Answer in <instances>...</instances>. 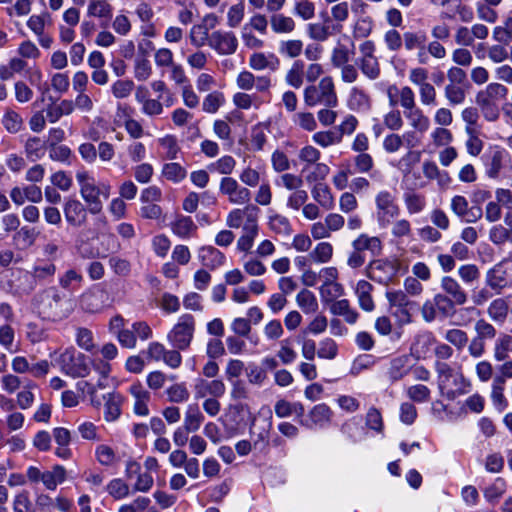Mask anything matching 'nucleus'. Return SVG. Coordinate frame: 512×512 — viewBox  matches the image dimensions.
Returning a JSON list of instances; mask_svg holds the SVG:
<instances>
[{"label":"nucleus","mask_w":512,"mask_h":512,"mask_svg":"<svg viewBox=\"0 0 512 512\" xmlns=\"http://www.w3.org/2000/svg\"><path fill=\"white\" fill-rule=\"evenodd\" d=\"M35 305L43 319L53 322L66 319L74 310L73 301L54 287L39 293Z\"/></svg>","instance_id":"1"},{"label":"nucleus","mask_w":512,"mask_h":512,"mask_svg":"<svg viewBox=\"0 0 512 512\" xmlns=\"http://www.w3.org/2000/svg\"><path fill=\"white\" fill-rule=\"evenodd\" d=\"M79 192L91 214H99L103 209L101 197L105 200L110 197L111 185L109 182L97 181L92 173L79 170L76 173Z\"/></svg>","instance_id":"2"},{"label":"nucleus","mask_w":512,"mask_h":512,"mask_svg":"<svg viewBox=\"0 0 512 512\" xmlns=\"http://www.w3.org/2000/svg\"><path fill=\"white\" fill-rule=\"evenodd\" d=\"M435 370L442 395L448 399H454L456 396L468 392L470 382L460 370L453 369L448 363L443 361L435 362Z\"/></svg>","instance_id":"3"},{"label":"nucleus","mask_w":512,"mask_h":512,"mask_svg":"<svg viewBox=\"0 0 512 512\" xmlns=\"http://www.w3.org/2000/svg\"><path fill=\"white\" fill-rule=\"evenodd\" d=\"M303 101L307 107L322 105L334 108L338 105V96L332 76H324L315 84L306 86L303 90Z\"/></svg>","instance_id":"4"},{"label":"nucleus","mask_w":512,"mask_h":512,"mask_svg":"<svg viewBox=\"0 0 512 512\" xmlns=\"http://www.w3.org/2000/svg\"><path fill=\"white\" fill-rule=\"evenodd\" d=\"M195 318L191 314L181 315L167 334L169 343L178 350L190 347L195 332Z\"/></svg>","instance_id":"5"},{"label":"nucleus","mask_w":512,"mask_h":512,"mask_svg":"<svg viewBox=\"0 0 512 512\" xmlns=\"http://www.w3.org/2000/svg\"><path fill=\"white\" fill-rule=\"evenodd\" d=\"M60 370L73 378L89 376V363L84 354L77 353L75 349L64 350L56 359Z\"/></svg>","instance_id":"6"},{"label":"nucleus","mask_w":512,"mask_h":512,"mask_svg":"<svg viewBox=\"0 0 512 512\" xmlns=\"http://www.w3.org/2000/svg\"><path fill=\"white\" fill-rule=\"evenodd\" d=\"M376 217L380 227L386 228L400 214L396 196L388 190H381L375 196Z\"/></svg>","instance_id":"7"},{"label":"nucleus","mask_w":512,"mask_h":512,"mask_svg":"<svg viewBox=\"0 0 512 512\" xmlns=\"http://www.w3.org/2000/svg\"><path fill=\"white\" fill-rule=\"evenodd\" d=\"M386 298L393 309L392 315L400 326L412 322V312L417 304L411 301L402 290H393L386 292Z\"/></svg>","instance_id":"8"},{"label":"nucleus","mask_w":512,"mask_h":512,"mask_svg":"<svg viewBox=\"0 0 512 512\" xmlns=\"http://www.w3.org/2000/svg\"><path fill=\"white\" fill-rule=\"evenodd\" d=\"M219 192L226 196L228 202L233 205H245L251 200L250 190L229 176L221 178Z\"/></svg>","instance_id":"9"},{"label":"nucleus","mask_w":512,"mask_h":512,"mask_svg":"<svg viewBox=\"0 0 512 512\" xmlns=\"http://www.w3.org/2000/svg\"><path fill=\"white\" fill-rule=\"evenodd\" d=\"M208 46L218 55L228 56L237 51L238 39L234 32L219 29L210 34Z\"/></svg>","instance_id":"10"},{"label":"nucleus","mask_w":512,"mask_h":512,"mask_svg":"<svg viewBox=\"0 0 512 512\" xmlns=\"http://www.w3.org/2000/svg\"><path fill=\"white\" fill-rule=\"evenodd\" d=\"M259 209L253 205L232 209L226 217V225L229 228H248L258 224Z\"/></svg>","instance_id":"11"},{"label":"nucleus","mask_w":512,"mask_h":512,"mask_svg":"<svg viewBox=\"0 0 512 512\" xmlns=\"http://www.w3.org/2000/svg\"><path fill=\"white\" fill-rule=\"evenodd\" d=\"M427 34L425 31H406L403 33V45L406 51H417V61L421 65L428 64L426 53Z\"/></svg>","instance_id":"12"},{"label":"nucleus","mask_w":512,"mask_h":512,"mask_svg":"<svg viewBox=\"0 0 512 512\" xmlns=\"http://www.w3.org/2000/svg\"><path fill=\"white\" fill-rule=\"evenodd\" d=\"M271 428V414L263 418L254 419L250 428V437L255 449L263 450L268 446Z\"/></svg>","instance_id":"13"},{"label":"nucleus","mask_w":512,"mask_h":512,"mask_svg":"<svg viewBox=\"0 0 512 512\" xmlns=\"http://www.w3.org/2000/svg\"><path fill=\"white\" fill-rule=\"evenodd\" d=\"M108 294L99 287H93L80 296V307L89 313L101 311L107 304Z\"/></svg>","instance_id":"14"},{"label":"nucleus","mask_w":512,"mask_h":512,"mask_svg":"<svg viewBox=\"0 0 512 512\" xmlns=\"http://www.w3.org/2000/svg\"><path fill=\"white\" fill-rule=\"evenodd\" d=\"M225 392L226 386L221 379L207 380L198 378L194 384V396L196 399L222 397Z\"/></svg>","instance_id":"15"},{"label":"nucleus","mask_w":512,"mask_h":512,"mask_svg":"<svg viewBox=\"0 0 512 512\" xmlns=\"http://www.w3.org/2000/svg\"><path fill=\"white\" fill-rule=\"evenodd\" d=\"M63 212L67 223L73 227H81L87 221V209L78 199L68 198L64 203Z\"/></svg>","instance_id":"16"},{"label":"nucleus","mask_w":512,"mask_h":512,"mask_svg":"<svg viewBox=\"0 0 512 512\" xmlns=\"http://www.w3.org/2000/svg\"><path fill=\"white\" fill-rule=\"evenodd\" d=\"M508 271H512V262H502L495 265L486 275V284L493 290L500 291L508 287Z\"/></svg>","instance_id":"17"},{"label":"nucleus","mask_w":512,"mask_h":512,"mask_svg":"<svg viewBox=\"0 0 512 512\" xmlns=\"http://www.w3.org/2000/svg\"><path fill=\"white\" fill-rule=\"evenodd\" d=\"M366 274L371 280L385 284L393 278L395 267L390 261L377 259L369 263Z\"/></svg>","instance_id":"18"},{"label":"nucleus","mask_w":512,"mask_h":512,"mask_svg":"<svg viewBox=\"0 0 512 512\" xmlns=\"http://www.w3.org/2000/svg\"><path fill=\"white\" fill-rule=\"evenodd\" d=\"M451 211L461 218L466 223L476 222L478 219L482 217L481 208L469 209L468 200L462 195H455L451 199L450 203Z\"/></svg>","instance_id":"19"},{"label":"nucleus","mask_w":512,"mask_h":512,"mask_svg":"<svg viewBox=\"0 0 512 512\" xmlns=\"http://www.w3.org/2000/svg\"><path fill=\"white\" fill-rule=\"evenodd\" d=\"M94 456L97 463L102 467L115 468L120 464L125 453H120L111 445L102 443L95 447Z\"/></svg>","instance_id":"20"},{"label":"nucleus","mask_w":512,"mask_h":512,"mask_svg":"<svg viewBox=\"0 0 512 512\" xmlns=\"http://www.w3.org/2000/svg\"><path fill=\"white\" fill-rule=\"evenodd\" d=\"M333 417V411L325 403L315 405L308 413V420L303 421L302 425L308 428L325 427Z\"/></svg>","instance_id":"21"},{"label":"nucleus","mask_w":512,"mask_h":512,"mask_svg":"<svg viewBox=\"0 0 512 512\" xmlns=\"http://www.w3.org/2000/svg\"><path fill=\"white\" fill-rule=\"evenodd\" d=\"M440 288L443 294L454 300L456 305H464L467 302L468 295L460 283L451 276H444L440 280Z\"/></svg>","instance_id":"22"},{"label":"nucleus","mask_w":512,"mask_h":512,"mask_svg":"<svg viewBox=\"0 0 512 512\" xmlns=\"http://www.w3.org/2000/svg\"><path fill=\"white\" fill-rule=\"evenodd\" d=\"M511 302V294L492 300L487 308V315L496 323H504L508 317Z\"/></svg>","instance_id":"23"},{"label":"nucleus","mask_w":512,"mask_h":512,"mask_svg":"<svg viewBox=\"0 0 512 512\" xmlns=\"http://www.w3.org/2000/svg\"><path fill=\"white\" fill-rule=\"evenodd\" d=\"M129 392L134 398V413L139 416H147L149 414L148 402L150 401V393L140 382L133 383L129 387Z\"/></svg>","instance_id":"24"},{"label":"nucleus","mask_w":512,"mask_h":512,"mask_svg":"<svg viewBox=\"0 0 512 512\" xmlns=\"http://www.w3.org/2000/svg\"><path fill=\"white\" fill-rule=\"evenodd\" d=\"M198 259L204 267L215 270L224 265L226 257L213 246H203L198 250Z\"/></svg>","instance_id":"25"},{"label":"nucleus","mask_w":512,"mask_h":512,"mask_svg":"<svg viewBox=\"0 0 512 512\" xmlns=\"http://www.w3.org/2000/svg\"><path fill=\"white\" fill-rule=\"evenodd\" d=\"M412 369V358L410 355H400L390 361L387 375L392 382L404 378Z\"/></svg>","instance_id":"26"},{"label":"nucleus","mask_w":512,"mask_h":512,"mask_svg":"<svg viewBox=\"0 0 512 512\" xmlns=\"http://www.w3.org/2000/svg\"><path fill=\"white\" fill-rule=\"evenodd\" d=\"M395 91L398 96V103L400 107L403 109V114L405 111H409L417 106L416 104V96L414 91L409 86H402L401 88H397L396 86H390L388 89V97L390 105H395L396 102L392 97V92Z\"/></svg>","instance_id":"27"},{"label":"nucleus","mask_w":512,"mask_h":512,"mask_svg":"<svg viewBox=\"0 0 512 512\" xmlns=\"http://www.w3.org/2000/svg\"><path fill=\"white\" fill-rule=\"evenodd\" d=\"M352 249L356 252L366 255L365 252H370L373 256L378 255L382 250L381 240L376 236H369L362 233L351 243Z\"/></svg>","instance_id":"28"},{"label":"nucleus","mask_w":512,"mask_h":512,"mask_svg":"<svg viewBox=\"0 0 512 512\" xmlns=\"http://www.w3.org/2000/svg\"><path fill=\"white\" fill-rule=\"evenodd\" d=\"M248 64L255 71H263L265 69L275 71L279 68L280 60L273 53L255 52L250 55Z\"/></svg>","instance_id":"29"},{"label":"nucleus","mask_w":512,"mask_h":512,"mask_svg":"<svg viewBox=\"0 0 512 512\" xmlns=\"http://www.w3.org/2000/svg\"><path fill=\"white\" fill-rule=\"evenodd\" d=\"M53 438L57 444L55 454L61 459H69L72 455V451L69 448L71 443V432L64 427H56L53 429Z\"/></svg>","instance_id":"30"},{"label":"nucleus","mask_w":512,"mask_h":512,"mask_svg":"<svg viewBox=\"0 0 512 512\" xmlns=\"http://www.w3.org/2000/svg\"><path fill=\"white\" fill-rule=\"evenodd\" d=\"M271 30L275 34H291L296 29V22L293 17L284 13H274L269 17Z\"/></svg>","instance_id":"31"},{"label":"nucleus","mask_w":512,"mask_h":512,"mask_svg":"<svg viewBox=\"0 0 512 512\" xmlns=\"http://www.w3.org/2000/svg\"><path fill=\"white\" fill-rule=\"evenodd\" d=\"M404 117L408 121L409 126L419 131L420 134L426 133L431 126L429 117L418 106L409 111H405Z\"/></svg>","instance_id":"32"},{"label":"nucleus","mask_w":512,"mask_h":512,"mask_svg":"<svg viewBox=\"0 0 512 512\" xmlns=\"http://www.w3.org/2000/svg\"><path fill=\"white\" fill-rule=\"evenodd\" d=\"M197 229V225L189 216L178 215L171 223L172 232L182 239L193 237Z\"/></svg>","instance_id":"33"},{"label":"nucleus","mask_w":512,"mask_h":512,"mask_svg":"<svg viewBox=\"0 0 512 512\" xmlns=\"http://www.w3.org/2000/svg\"><path fill=\"white\" fill-rule=\"evenodd\" d=\"M313 200L325 210H332L335 206L334 196L329 186L323 182L316 183L311 189Z\"/></svg>","instance_id":"34"},{"label":"nucleus","mask_w":512,"mask_h":512,"mask_svg":"<svg viewBox=\"0 0 512 512\" xmlns=\"http://www.w3.org/2000/svg\"><path fill=\"white\" fill-rule=\"evenodd\" d=\"M113 7L107 0H89L87 6V16L104 19L105 24H101L102 27L107 26V21L112 17Z\"/></svg>","instance_id":"35"},{"label":"nucleus","mask_w":512,"mask_h":512,"mask_svg":"<svg viewBox=\"0 0 512 512\" xmlns=\"http://www.w3.org/2000/svg\"><path fill=\"white\" fill-rule=\"evenodd\" d=\"M66 480V469L62 465H55L51 470L43 471L40 483L48 490H56L59 484Z\"/></svg>","instance_id":"36"},{"label":"nucleus","mask_w":512,"mask_h":512,"mask_svg":"<svg viewBox=\"0 0 512 512\" xmlns=\"http://www.w3.org/2000/svg\"><path fill=\"white\" fill-rule=\"evenodd\" d=\"M422 173L429 180H436L440 187L449 185L451 179L446 171L439 169L434 161L426 160L422 163Z\"/></svg>","instance_id":"37"},{"label":"nucleus","mask_w":512,"mask_h":512,"mask_svg":"<svg viewBox=\"0 0 512 512\" xmlns=\"http://www.w3.org/2000/svg\"><path fill=\"white\" fill-rule=\"evenodd\" d=\"M89 363V372L91 369L98 375L97 377V386L100 389H105L107 387V379L111 373V365L109 362L99 358H91L88 359Z\"/></svg>","instance_id":"38"},{"label":"nucleus","mask_w":512,"mask_h":512,"mask_svg":"<svg viewBox=\"0 0 512 512\" xmlns=\"http://www.w3.org/2000/svg\"><path fill=\"white\" fill-rule=\"evenodd\" d=\"M104 418L107 422L117 420L121 414L122 397L118 393H108L104 396Z\"/></svg>","instance_id":"39"},{"label":"nucleus","mask_w":512,"mask_h":512,"mask_svg":"<svg viewBox=\"0 0 512 512\" xmlns=\"http://www.w3.org/2000/svg\"><path fill=\"white\" fill-rule=\"evenodd\" d=\"M331 18H327V22L333 20L335 24L332 26L333 30L336 32H340L342 29V25L349 18V4L347 1H338L333 3L330 9Z\"/></svg>","instance_id":"40"},{"label":"nucleus","mask_w":512,"mask_h":512,"mask_svg":"<svg viewBox=\"0 0 512 512\" xmlns=\"http://www.w3.org/2000/svg\"><path fill=\"white\" fill-rule=\"evenodd\" d=\"M512 352V335L501 333L493 345V357L497 362H502L509 357Z\"/></svg>","instance_id":"41"},{"label":"nucleus","mask_w":512,"mask_h":512,"mask_svg":"<svg viewBox=\"0 0 512 512\" xmlns=\"http://www.w3.org/2000/svg\"><path fill=\"white\" fill-rule=\"evenodd\" d=\"M204 422V415L197 404H189L185 410L183 427L189 431L196 432Z\"/></svg>","instance_id":"42"},{"label":"nucleus","mask_w":512,"mask_h":512,"mask_svg":"<svg viewBox=\"0 0 512 512\" xmlns=\"http://www.w3.org/2000/svg\"><path fill=\"white\" fill-rule=\"evenodd\" d=\"M73 112V101L64 99L57 105H49L46 109V117L50 123H56L61 117L71 115Z\"/></svg>","instance_id":"43"},{"label":"nucleus","mask_w":512,"mask_h":512,"mask_svg":"<svg viewBox=\"0 0 512 512\" xmlns=\"http://www.w3.org/2000/svg\"><path fill=\"white\" fill-rule=\"evenodd\" d=\"M334 253V248L329 242H319L314 249L309 252L308 259L310 263L324 264L328 263Z\"/></svg>","instance_id":"44"},{"label":"nucleus","mask_w":512,"mask_h":512,"mask_svg":"<svg viewBox=\"0 0 512 512\" xmlns=\"http://www.w3.org/2000/svg\"><path fill=\"white\" fill-rule=\"evenodd\" d=\"M304 62L295 60L285 74V83L295 89L302 87L304 83Z\"/></svg>","instance_id":"45"},{"label":"nucleus","mask_w":512,"mask_h":512,"mask_svg":"<svg viewBox=\"0 0 512 512\" xmlns=\"http://www.w3.org/2000/svg\"><path fill=\"white\" fill-rule=\"evenodd\" d=\"M371 291L372 285L369 282L365 280L358 281L355 290L358 297V303L359 306L367 312L372 311L375 307L374 301L371 297Z\"/></svg>","instance_id":"46"},{"label":"nucleus","mask_w":512,"mask_h":512,"mask_svg":"<svg viewBox=\"0 0 512 512\" xmlns=\"http://www.w3.org/2000/svg\"><path fill=\"white\" fill-rule=\"evenodd\" d=\"M348 103L353 110L366 111L371 106V99L364 90L354 87L350 91Z\"/></svg>","instance_id":"47"},{"label":"nucleus","mask_w":512,"mask_h":512,"mask_svg":"<svg viewBox=\"0 0 512 512\" xmlns=\"http://www.w3.org/2000/svg\"><path fill=\"white\" fill-rule=\"evenodd\" d=\"M189 40L192 46L197 49L208 45L210 41L209 27L204 24H195L189 31Z\"/></svg>","instance_id":"48"},{"label":"nucleus","mask_w":512,"mask_h":512,"mask_svg":"<svg viewBox=\"0 0 512 512\" xmlns=\"http://www.w3.org/2000/svg\"><path fill=\"white\" fill-rule=\"evenodd\" d=\"M331 312L335 315L342 316L349 324L356 323L358 319V313L350 306L349 301L346 299L334 301L331 306Z\"/></svg>","instance_id":"49"},{"label":"nucleus","mask_w":512,"mask_h":512,"mask_svg":"<svg viewBox=\"0 0 512 512\" xmlns=\"http://www.w3.org/2000/svg\"><path fill=\"white\" fill-rule=\"evenodd\" d=\"M296 303L305 314L315 313L318 310V302L315 295L307 289L301 290L296 295Z\"/></svg>","instance_id":"50"},{"label":"nucleus","mask_w":512,"mask_h":512,"mask_svg":"<svg viewBox=\"0 0 512 512\" xmlns=\"http://www.w3.org/2000/svg\"><path fill=\"white\" fill-rule=\"evenodd\" d=\"M161 174L166 180L179 183L186 178L187 170L179 163L169 162L163 165Z\"/></svg>","instance_id":"51"},{"label":"nucleus","mask_w":512,"mask_h":512,"mask_svg":"<svg viewBox=\"0 0 512 512\" xmlns=\"http://www.w3.org/2000/svg\"><path fill=\"white\" fill-rule=\"evenodd\" d=\"M353 54V50L349 49L345 44L338 43L331 51V65L334 68H339L348 64Z\"/></svg>","instance_id":"52"},{"label":"nucleus","mask_w":512,"mask_h":512,"mask_svg":"<svg viewBox=\"0 0 512 512\" xmlns=\"http://www.w3.org/2000/svg\"><path fill=\"white\" fill-rule=\"evenodd\" d=\"M35 390H37V385L33 381L29 380L23 384L22 390L17 394V405L19 408L26 410L33 405Z\"/></svg>","instance_id":"53"},{"label":"nucleus","mask_w":512,"mask_h":512,"mask_svg":"<svg viewBox=\"0 0 512 512\" xmlns=\"http://www.w3.org/2000/svg\"><path fill=\"white\" fill-rule=\"evenodd\" d=\"M24 150L28 159L37 161L45 154V143L39 137H29L25 142Z\"/></svg>","instance_id":"54"},{"label":"nucleus","mask_w":512,"mask_h":512,"mask_svg":"<svg viewBox=\"0 0 512 512\" xmlns=\"http://www.w3.org/2000/svg\"><path fill=\"white\" fill-rule=\"evenodd\" d=\"M259 232L258 224L252 227L245 228L241 236L237 240L236 248L241 252L248 253L254 245L255 238Z\"/></svg>","instance_id":"55"},{"label":"nucleus","mask_w":512,"mask_h":512,"mask_svg":"<svg viewBox=\"0 0 512 512\" xmlns=\"http://www.w3.org/2000/svg\"><path fill=\"white\" fill-rule=\"evenodd\" d=\"M165 393L169 402L177 404L188 401L190 397L189 390L184 382L175 383L169 386Z\"/></svg>","instance_id":"56"},{"label":"nucleus","mask_w":512,"mask_h":512,"mask_svg":"<svg viewBox=\"0 0 512 512\" xmlns=\"http://www.w3.org/2000/svg\"><path fill=\"white\" fill-rule=\"evenodd\" d=\"M404 203L410 215L419 214L426 207V198L424 195L408 192L404 194Z\"/></svg>","instance_id":"57"},{"label":"nucleus","mask_w":512,"mask_h":512,"mask_svg":"<svg viewBox=\"0 0 512 512\" xmlns=\"http://www.w3.org/2000/svg\"><path fill=\"white\" fill-rule=\"evenodd\" d=\"M505 380L502 377H495L492 382L491 399L493 404L500 410L507 407V400L504 396Z\"/></svg>","instance_id":"58"},{"label":"nucleus","mask_w":512,"mask_h":512,"mask_svg":"<svg viewBox=\"0 0 512 512\" xmlns=\"http://www.w3.org/2000/svg\"><path fill=\"white\" fill-rule=\"evenodd\" d=\"M429 138L434 147H445L450 145L454 136L453 133L446 127L437 126L429 134Z\"/></svg>","instance_id":"59"},{"label":"nucleus","mask_w":512,"mask_h":512,"mask_svg":"<svg viewBox=\"0 0 512 512\" xmlns=\"http://www.w3.org/2000/svg\"><path fill=\"white\" fill-rule=\"evenodd\" d=\"M293 13L303 21L311 20L316 14V4L312 0H295Z\"/></svg>","instance_id":"60"},{"label":"nucleus","mask_w":512,"mask_h":512,"mask_svg":"<svg viewBox=\"0 0 512 512\" xmlns=\"http://www.w3.org/2000/svg\"><path fill=\"white\" fill-rule=\"evenodd\" d=\"M489 240L495 245L512 244V228L497 224L489 230Z\"/></svg>","instance_id":"61"},{"label":"nucleus","mask_w":512,"mask_h":512,"mask_svg":"<svg viewBox=\"0 0 512 512\" xmlns=\"http://www.w3.org/2000/svg\"><path fill=\"white\" fill-rule=\"evenodd\" d=\"M334 32L333 28L331 29L330 26L324 23L315 22L307 25V34L315 41L324 42L332 36Z\"/></svg>","instance_id":"62"},{"label":"nucleus","mask_w":512,"mask_h":512,"mask_svg":"<svg viewBox=\"0 0 512 512\" xmlns=\"http://www.w3.org/2000/svg\"><path fill=\"white\" fill-rule=\"evenodd\" d=\"M269 228L276 234L288 236L292 232L289 219L280 214H273L269 217Z\"/></svg>","instance_id":"63"},{"label":"nucleus","mask_w":512,"mask_h":512,"mask_svg":"<svg viewBox=\"0 0 512 512\" xmlns=\"http://www.w3.org/2000/svg\"><path fill=\"white\" fill-rule=\"evenodd\" d=\"M224 103V94L220 91H213L203 99L202 109L206 113L214 114L224 105Z\"/></svg>","instance_id":"64"}]
</instances>
